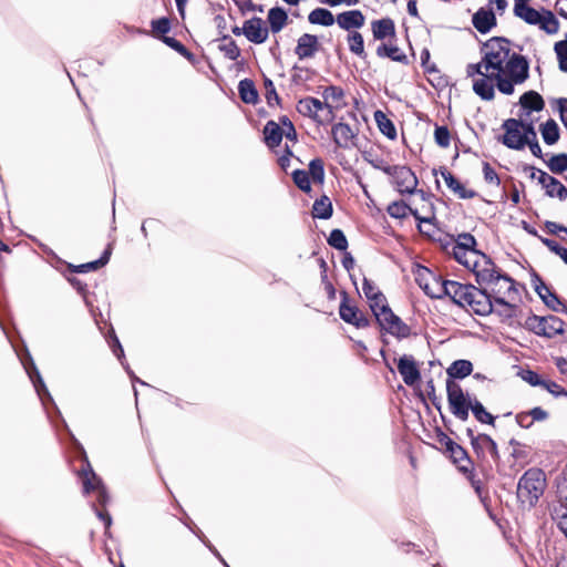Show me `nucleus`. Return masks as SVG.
Wrapping results in <instances>:
<instances>
[{"instance_id":"nucleus-1","label":"nucleus","mask_w":567,"mask_h":567,"mask_svg":"<svg viewBox=\"0 0 567 567\" xmlns=\"http://www.w3.org/2000/svg\"><path fill=\"white\" fill-rule=\"evenodd\" d=\"M482 60L466 66V75L473 81V91L485 101L495 96V87L511 95L516 85L529 76V63L513 50L505 38H492L482 47Z\"/></svg>"},{"instance_id":"nucleus-2","label":"nucleus","mask_w":567,"mask_h":567,"mask_svg":"<svg viewBox=\"0 0 567 567\" xmlns=\"http://www.w3.org/2000/svg\"><path fill=\"white\" fill-rule=\"evenodd\" d=\"M476 281L488 291L493 300L499 298L508 300L520 299L517 284L507 275L502 274L493 261L489 264V267L482 270Z\"/></svg>"},{"instance_id":"nucleus-3","label":"nucleus","mask_w":567,"mask_h":567,"mask_svg":"<svg viewBox=\"0 0 567 567\" xmlns=\"http://www.w3.org/2000/svg\"><path fill=\"white\" fill-rule=\"evenodd\" d=\"M502 126L505 131L502 142L512 150H523L527 145L530 136L532 138L536 136V131L532 122L527 123L523 120L508 118L504 121Z\"/></svg>"},{"instance_id":"nucleus-4","label":"nucleus","mask_w":567,"mask_h":567,"mask_svg":"<svg viewBox=\"0 0 567 567\" xmlns=\"http://www.w3.org/2000/svg\"><path fill=\"white\" fill-rule=\"evenodd\" d=\"M545 489V475L538 468H530L520 477L517 496L523 503L534 505Z\"/></svg>"},{"instance_id":"nucleus-5","label":"nucleus","mask_w":567,"mask_h":567,"mask_svg":"<svg viewBox=\"0 0 567 567\" xmlns=\"http://www.w3.org/2000/svg\"><path fill=\"white\" fill-rule=\"evenodd\" d=\"M447 401L451 412L460 420L466 421L468 419V411L471 409L474 398L465 394L461 385L452 380L446 382Z\"/></svg>"},{"instance_id":"nucleus-6","label":"nucleus","mask_w":567,"mask_h":567,"mask_svg":"<svg viewBox=\"0 0 567 567\" xmlns=\"http://www.w3.org/2000/svg\"><path fill=\"white\" fill-rule=\"evenodd\" d=\"M525 327L535 334L546 338H553L564 332V322L555 316H529L525 320Z\"/></svg>"},{"instance_id":"nucleus-7","label":"nucleus","mask_w":567,"mask_h":567,"mask_svg":"<svg viewBox=\"0 0 567 567\" xmlns=\"http://www.w3.org/2000/svg\"><path fill=\"white\" fill-rule=\"evenodd\" d=\"M452 255L461 265L470 269L476 277L489 267L492 260L483 252L476 249H464L462 247H452Z\"/></svg>"},{"instance_id":"nucleus-8","label":"nucleus","mask_w":567,"mask_h":567,"mask_svg":"<svg viewBox=\"0 0 567 567\" xmlns=\"http://www.w3.org/2000/svg\"><path fill=\"white\" fill-rule=\"evenodd\" d=\"M384 173L393 177V184L401 194H414L419 184L417 177L406 166H388Z\"/></svg>"},{"instance_id":"nucleus-9","label":"nucleus","mask_w":567,"mask_h":567,"mask_svg":"<svg viewBox=\"0 0 567 567\" xmlns=\"http://www.w3.org/2000/svg\"><path fill=\"white\" fill-rule=\"evenodd\" d=\"M415 281L419 287L431 298H443L445 281L425 267H420L415 272Z\"/></svg>"},{"instance_id":"nucleus-10","label":"nucleus","mask_w":567,"mask_h":567,"mask_svg":"<svg viewBox=\"0 0 567 567\" xmlns=\"http://www.w3.org/2000/svg\"><path fill=\"white\" fill-rule=\"evenodd\" d=\"M463 309L478 316H487L493 312L494 306L485 288L478 289L472 285Z\"/></svg>"},{"instance_id":"nucleus-11","label":"nucleus","mask_w":567,"mask_h":567,"mask_svg":"<svg viewBox=\"0 0 567 567\" xmlns=\"http://www.w3.org/2000/svg\"><path fill=\"white\" fill-rule=\"evenodd\" d=\"M411 200V214L421 223H431L434 218V206L432 198L423 190L414 193Z\"/></svg>"},{"instance_id":"nucleus-12","label":"nucleus","mask_w":567,"mask_h":567,"mask_svg":"<svg viewBox=\"0 0 567 567\" xmlns=\"http://www.w3.org/2000/svg\"><path fill=\"white\" fill-rule=\"evenodd\" d=\"M377 321L382 330L398 339L408 338L411 333L410 327L400 317L394 315L392 310L379 313Z\"/></svg>"},{"instance_id":"nucleus-13","label":"nucleus","mask_w":567,"mask_h":567,"mask_svg":"<svg viewBox=\"0 0 567 567\" xmlns=\"http://www.w3.org/2000/svg\"><path fill=\"white\" fill-rule=\"evenodd\" d=\"M297 111L307 117L312 118L319 124L330 122L331 118L327 117L326 109L319 99L307 96L300 99L297 103Z\"/></svg>"},{"instance_id":"nucleus-14","label":"nucleus","mask_w":567,"mask_h":567,"mask_svg":"<svg viewBox=\"0 0 567 567\" xmlns=\"http://www.w3.org/2000/svg\"><path fill=\"white\" fill-rule=\"evenodd\" d=\"M321 95L323 99L321 102L326 109L327 117L331 118L332 121L334 117V110H338L344 105V92L339 86L329 85L323 87Z\"/></svg>"},{"instance_id":"nucleus-15","label":"nucleus","mask_w":567,"mask_h":567,"mask_svg":"<svg viewBox=\"0 0 567 567\" xmlns=\"http://www.w3.org/2000/svg\"><path fill=\"white\" fill-rule=\"evenodd\" d=\"M84 460L87 461L85 455ZM80 476L82 478L84 493L96 491L99 493V502L101 504H105L107 501L106 492L102 485L101 480L95 475V473L91 468L89 462H86V468L81 470Z\"/></svg>"},{"instance_id":"nucleus-16","label":"nucleus","mask_w":567,"mask_h":567,"mask_svg":"<svg viewBox=\"0 0 567 567\" xmlns=\"http://www.w3.org/2000/svg\"><path fill=\"white\" fill-rule=\"evenodd\" d=\"M398 371L409 386H413L421 379L419 365L412 355L404 354L399 359Z\"/></svg>"},{"instance_id":"nucleus-17","label":"nucleus","mask_w":567,"mask_h":567,"mask_svg":"<svg viewBox=\"0 0 567 567\" xmlns=\"http://www.w3.org/2000/svg\"><path fill=\"white\" fill-rule=\"evenodd\" d=\"M243 33L252 43L260 44L268 39L269 31L260 18H251L244 22Z\"/></svg>"},{"instance_id":"nucleus-18","label":"nucleus","mask_w":567,"mask_h":567,"mask_svg":"<svg viewBox=\"0 0 567 567\" xmlns=\"http://www.w3.org/2000/svg\"><path fill=\"white\" fill-rule=\"evenodd\" d=\"M336 23L340 29L350 32L358 31L365 23V17L360 10H349L336 16Z\"/></svg>"},{"instance_id":"nucleus-19","label":"nucleus","mask_w":567,"mask_h":567,"mask_svg":"<svg viewBox=\"0 0 567 567\" xmlns=\"http://www.w3.org/2000/svg\"><path fill=\"white\" fill-rule=\"evenodd\" d=\"M320 50V43L317 35L310 33H303L297 40L295 53L299 60H306L313 58Z\"/></svg>"},{"instance_id":"nucleus-20","label":"nucleus","mask_w":567,"mask_h":567,"mask_svg":"<svg viewBox=\"0 0 567 567\" xmlns=\"http://www.w3.org/2000/svg\"><path fill=\"white\" fill-rule=\"evenodd\" d=\"M331 134L334 143L341 148H349L355 145L357 132L349 124L341 122L334 124Z\"/></svg>"},{"instance_id":"nucleus-21","label":"nucleus","mask_w":567,"mask_h":567,"mask_svg":"<svg viewBox=\"0 0 567 567\" xmlns=\"http://www.w3.org/2000/svg\"><path fill=\"white\" fill-rule=\"evenodd\" d=\"M472 285L461 284L454 280H446L444 297H449L455 305L463 308Z\"/></svg>"},{"instance_id":"nucleus-22","label":"nucleus","mask_w":567,"mask_h":567,"mask_svg":"<svg viewBox=\"0 0 567 567\" xmlns=\"http://www.w3.org/2000/svg\"><path fill=\"white\" fill-rule=\"evenodd\" d=\"M339 313L342 320L358 328H364L369 324L363 313L355 306L348 303L347 297L343 298L340 305Z\"/></svg>"},{"instance_id":"nucleus-23","label":"nucleus","mask_w":567,"mask_h":567,"mask_svg":"<svg viewBox=\"0 0 567 567\" xmlns=\"http://www.w3.org/2000/svg\"><path fill=\"white\" fill-rule=\"evenodd\" d=\"M472 23L480 33H487L496 25V17L492 9L481 8L472 17Z\"/></svg>"},{"instance_id":"nucleus-24","label":"nucleus","mask_w":567,"mask_h":567,"mask_svg":"<svg viewBox=\"0 0 567 567\" xmlns=\"http://www.w3.org/2000/svg\"><path fill=\"white\" fill-rule=\"evenodd\" d=\"M492 301L494 306L493 312L505 320L516 317L519 311L520 299L508 300L499 298L497 300L492 299Z\"/></svg>"},{"instance_id":"nucleus-25","label":"nucleus","mask_w":567,"mask_h":567,"mask_svg":"<svg viewBox=\"0 0 567 567\" xmlns=\"http://www.w3.org/2000/svg\"><path fill=\"white\" fill-rule=\"evenodd\" d=\"M441 176L446 186L460 198L467 199L475 196V192L467 189L451 172L447 169L441 171Z\"/></svg>"},{"instance_id":"nucleus-26","label":"nucleus","mask_w":567,"mask_h":567,"mask_svg":"<svg viewBox=\"0 0 567 567\" xmlns=\"http://www.w3.org/2000/svg\"><path fill=\"white\" fill-rule=\"evenodd\" d=\"M371 29L375 40H384L395 35V25L390 18L372 21Z\"/></svg>"},{"instance_id":"nucleus-27","label":"nucleus","mask_w":567,"mask_h":567,"mask_svg":"<svg viewBox=\"0 0 567 567\" xmlns=\"http://www.w3.org/2000/svg\"><path fill=\"white\" fill-rule=\"evenodd\" d=\"M267 20L270 25L271 32L278 33L287 24L288 14L282 8L275 7L268 11Z\"/></svg>"},{"instance_id":"nucleus-28","label":"nucleus","mask_w":567,"mask_h":567,"mask_svg":"<svg viewBox=\"0 0 567 567\" xmlns=\"http://www.w3.org/2000/svg\"><path fill=\"white\" fill-rule=\"evenodd\" d=\"M264 135L267 146L274 148L281 143L284 130L276 122L269 121L264 127Z\"/></svg>"},{"instance_id":"nucleus-29","label":"nucleus","mask_w":567,"mask_h":567,"mask_svg":"<svg viewBox=\"0 0 567 567\" xmlns=\"http://www.w3.org/2000/svg\"><path fill=\"white\" fill-rule=\"evenodd\" d=\"M523 110L539 112L545 107L543 97L535 91L524 93L519 99Z\"/></svg>"},{"instance_id":"nucleus-30","label":"nucleus","mask_w":567,"mask_h":567,"mask_svg":"<svg viewBox=\"0 0 567 567\" xmlns=\"http://www.w3.org/2000/svg\"><path fill=\"white\" fill-rule=\"evenodd\" d=\"M308 21L311 24L331 27L336 22V17L328 9L316 8L308 14Z\"/></svg>"},{"instance_id":"nucleus-31","label":"nucleus","mask_w":567,"mask_h":567,"mask_svg":"<svg viewBox=\"0 0 567 567\" xmlns=\"http://www.w3.org/2000/svg\"><path fill=\"white\" fill-rule=\"evenodd\" d=\"M238 92L243 102L247 104H256L258 102V92L251 80H241L238 84Z\"/></svg>"},{"instance_id":"nucleus-32","label":"nucleus","mask_w":567,"mask_h":567,"mask_svg":"<svg viewBox=\"0 0 567 567\" xmlns=\"http://www.w3.org/2000/svg\"><path fill=\"white\" fill-rule=\"evenodd\" d=\"M374 120L382 134L391 140L396 137V130L392 121L382 111L378 110L374 112Z\"/></svg>"},{"instance_id":"nucleus-33","label":"nucleus","mask_w":567,"mask_h":567,"mask_svg":"<svg viewBox=\"0 0 567 567\" xmlns=\"http://www.w3.org/2000/svg\"><path fill=\"white\" fill-rule=\"evenodd\" d=\"M472 445L475 450L488 452L492 456L497 454L496 442L487 434H480L472 439Z\"/></svg>"},{"instance_id":"nucleus-34","label":"nucleus","mask_w":567,"mask_h":567,"mask_svg":"<svg viewBox=\"0 0 567 567\" xmlns=\"http://www.w3.org/2000/svg\"><path fill=\"white\" fill-rule=\"evenodd\" d=\"M540 133L544 142L548 145H553L559 140V127L554 120H548L542 124Z\"/></svg>"},{"instance_id":"nucleus-35","label":"nucleus","mask_w":567,"mask_h":567,"mask_svg":"<svg viewBox=\"0 0 567 567\" xmlns=\"http://www.w3.org/2000/svg\"><path fill=\"white\" fill-rule=\"evenodd\" d=\"M473 371V364L467 360H456L447 369V374L451 378L463 379L470 375Z\"/></svg>"},{"instance_id":"nucleus-36","label":"nucleus","mask_w":567,"mask_h":567,"mask_svg":"<svg viewBox=\"0 0 567 567\" xmlns=\"http://www.w3.org/2000/svg\"><path fill=\"white\" fill-rule=\"evenodd\" d=\"M312 215L316 218L328 219L332 215V204L327 196L317 199L312 207Z\"/></svg>"},{"instance_id":"nucleus-37","label":"nucleus","mask_w":567,"mask_h":567,"mask_svg":"<svg viewBox=\"0 0 567 567\" xmlns=\"http://www.w3.org/2000/svg\"><path fill=\"white\" fill-rule=\"evenodd\" d=\"M377 54L380 58H389L392 61L403 62L406 60V55L398 48L392 44H381L377 49Z\"/></svg>"},{"instance_id":"nucleus-38","label":"nucleus","mask_w":567,"mask_h":567,"mask_svg":"<svg viewBox=\"0 0 567 567\" xmlns=\"http://www.w3.org/2000/svg\"><path fill=\"white\" fill-rule=\"evenodd\" d=\"M349 50L359 58H365L364 40L359 31L350 32L347 35Z\"/></svg>"},{"instance_id":"nucleus-39","label":"nucleus","mask_w":567,"mask_h":567,"mask_svg":"<svg viewBox=\"0 0 567 567\" xmlns=\"http://www.w3.org/2000/svg\"><path fill=\"white\" fill-rule=\"evenodd\" d=\"M514 12L529 24H538L540 20V13L528 6H514Z\"/></svg>"},{"instance_id":"nucleus-40","label":"nucleus","mask_w":567,"mask_h":567,"mask_svg":"<svg viewBox=\"0 0 567 567\" xmlns=\"http://www.w3.org/2000/svg\"><path fill=\"white\" fill-rule=\"evenodd\" d=\"M544 188L549 197H558L560 200L567 198V188L555 177H553Z\"/></svg>"},{"instance_id":"nucleus-41","label":"nucleus","mask_w":567,"mask_h":567,"mask_svg":"<svg viewBox=\"0 0 567 567\" xmlns=\"http://www.w3.org/2000/svg\"><path fill=\"white\" fill-rule=\"evenodd\" d=\"M470 410L473 412L475 419L478 422L491 424V425L494 424V420H495L494 416L485 410L483 404L476 398H474V401L472 402Z\"/></svg>"},{"instance_id":"nucleus-42","label":"nucleus","mask_w":567,"mask_h":567,"mask_svg":"<svg viewBox=\"0 0 567 567\" xmlns=\"http://www.w3.org/2000/svg\"><path fill=\"white\" fill-rule=\"evenodd\" d=\"M553 519L567 538V504H559L554 507Z\"/></svg>"},{"instance_id":"nucleus-43","label":"nucleus","mask_w":567,"mask_h":567,"mask_svg":"<svg viewBox=\"0 0 567 567\" xmlns=\"http://www.w3.org/2000/svg\"><path fill=\"white\" fill-rule=\"evenodd\" d=\"M549 171L554 174H563L567 171V154L553 155L547 162Z\"/></svg>"},{"instance_id":"nucleus-44","label":"nucleus","mask_w":567,"mask_h":567,"mask_svg":"<svg viewBox=\"0 0 567 567\" xmlns=\"http://www.w3.org/2000/svg\"><path fill=\"white\" fill-rule=\"evenodd\" d=\"M313 183L322 184L324 181V166L321 158H315L309 163V173Z\"/></svg>"},{"instance_id":"nucleus-45","label":"nucleus","mask_w":567,"mask_h":567,"mask_svg":"<svg viewBox=\"0 0 567 567\" xmlns=\"http://www.w3.org/2000/svg\"><path fill=\"white\" fill-rule=\"evenodd\" d=\"M110 255H111V248H107L103 252V255L100 259H97L95 261L87 262V264L80 265L75 268L74 271L75 272H85L89 270H96L107 264V261L110 259Z\"/></svg>"},{"instance_id":"nucleus-46","label":"nucleus","mask_w":567,"mask_h":567,"mask_svg":"<svg viewBox=\"0 0 567 567\" xmlns=\"http://www.w3.org/2000/svg\"><path fill=\"white\" fill-rule=\"evenodd\" d=\"M538 24L540 25V28L543 30H545L547 33H551V34L556 33L559 28V23H558L557 19L549 11L545 12L544 14H540V20H539Z\"/></svg>"},{"instance_id":"nucleus-47","label":"nucleus","mask_w":567,"mask_h":567,"mask_svg":"<svg viewBox=\"0 0 567 567\" xmlns=\"http://www.w3.org/2000/svg\"><path fill=\"white\" fill-rule=\"evenodd\" d=\"M388 214L394 218H405L411 213V203L394 202L388 206Z\"/></svg>"},{"instance_id":"nucleus-48","label":"nucleus","mask_w":567,"mask_h":567,"mask_svg":"<svg viewBox=\"0 0 567 567\" xmlns=\"http://www.w3.org/2000/svg\"><path fill=\"white\" fill-rule=\"evenodd\" d=\"M368 300L370 301V308L377 319L379 313L391 310L386 303L384 295L381 291L378 292L372 299Z\"/></svg>"},{"instance_id":"nucleus-49","label":"nucleus","mask_w":567,"mask_h":567,"mask_svg":"<svg viewBox=\"0 0 567 567\" xmlns=\"http://www.w3.org/2000/svg\"><path fill=\"white\" fill-rule=\"evenodd\" d=\"M536 291L548 307H550L554 310H557V305H559L560 302L558 298L550 292L548 287L542 284L540 286L536 287Z\"/></svg>"},{"instance_id":"nucleus-50","label":"nucleus","mask_w":567,"mask_h":567,"mask_svg":"<svg viewBox=\"0 0 567 567\" xmlns=\"http://www.w3.org/2000/svg\"><path fill=\"white\" fill-rule=\"evenodd\" d=\"M330 246L338 250H346L348 247V240L340 229H333L328 238Z\"/></svg>"},{"instance_id":"nucleus-51","label":"nucleus","mask_w":567,"mask_h":567,"mask_svg":"<svg viewBox=\"0 0 567 567\" xmlns=\"http://www.w3.org/2000/svg\"><path fill=\"white\" fill-rule=\"evenodd\" d=\"M224 40H226V42L219 47L220 51H223L225 56L229 60H237L240 55V50L236 42L227 37H224Z\"/></svg>"},{"instance_id":"nucleus-52","label":"nucleus","mask_w":567,"mask_h":567,"mask_svg":"<svg viewBox=\"0 0 567 567\" xmlns=\"http://www.w3.org/2000/svg\"><path fill=\"white\" fill-rule=\"evenodd\" d=\"M292 178L295 184L303 192H310L311 185L309 179V174L306 171L296 169L292 173Z\"/></svg>"},{"instance_id":"nucleus-53","label":"nucleus","mask_w":567,"mask_h":567,"mask_svg":"<svg viewBox=\"0 0 567 567\" xmlns=\"http://www.w3.org/2000/svg\"><path fill=\"white\" fill-rule=\"evenodd\" d=\"M434 138L437 145L441 147H447L451 143L450 131L446 126H436L434 132Z\"/></svg>"},{"instance_id":"nucleus-54","label":"nucleus","mask_w":567,"mask_h":567,"mask_svg":"<svg viewBox=\"0 0 567 567\" xmlns=\"http://www.w3.org/2000/svg\"><path fill=\"white\" fill-rule=\"evenodd\" d=\"M476 239L468 233H463L457 236L456 243L453 247H462L464 249H475Z\"/></svg>"},{"instance_id":"nucleus-55","label":"nucleus","mask_w":567,"mask_h":567,"mask_svg":"<svg viewBox=\"0 0 567 567\" xmlns=\"http://www.w3.org/2000/svg\"><path fill=\"white\" fill-rule=\"evenodd\" d=\"M542 388L547 390L554 396H567V391L564 390L558 383L549 379L544 380Z\"/></svg>"},{"instance_id":"nucleus-56","label":"nucleus","mask_w":567,"mask_h":567,"mask_svg":"<svg viewBox=\"0 0 567 567\" xmlns=\"http://www.w3.org/2000/svg\"><path fill=\"white\" fill-rule=\"evenodd\" d=\"M522 379L533 386H542L544 378L532 370H525L522 372Z\"/></svg>"},{"instance_id":"nucleus-57","label":"nucleus","mask_w":567,"mask_h":567,"mask_svg":"<svg viewBox=\"0 0 567 567\" xmlns=\"http://www.w3.org/2000/svg\"><path fill=\"white\" fill-rule=\"evenodd\" d=\"M152 28L155 32L166 34L171 30V23L167 18H161L152 21Z\"/></svg>"},{"instance_id":"nucleus-58","label":"nucleus","mask_w":567,"mask_h":567,"mask_svg":"<svg viewBox=\"0 0 567 567\" xmlns=\"http://www.w3.org/2000/svg\"><path fill=\"white\" fill-rule=\"evenodd\" d=\"M266 99L269 105H271L272 99L278 102L279 97L276 92V87L270 79H265Z\"/></svg>"},{"instance_id":"nucleus-59","label":"nucleus","mask_w":567,"mask_h":567,"mask_svg":"<svg viewBox=\"0 0 567 567\" xmlns=\"http://www.w3.org/2000/svg\"><path fill=\"white\" fill-rule=\"evenodd\" d=\"M362 290L367 299H372L378 292H380L378 287L367 278L363 280Z\"/></svg>"},{"instance_id":"nucleus-60","label":"nucleus","mask_w":567,"mask_h":567,"mask_svg":"<svg viewBox=\"0 0 567 567\" xmlns=\"http://www.w3.org/2000/svg\"><path fill=\"white\" fill-rule=\"evenodd\" d=\"M483 172H484V178L488 184H492V185L499 184V178H498L496 172L488 164L484 165Z\"/></svg>"},{"instance_id":"nucleus-61","label":"nucleus","mask_w":567,"mask_h":567,"mask_svg":"<svg viewBox=\"0 0 567 567\" xmlns=\"http://www.w3.org/2000/svg\"><path fill=\"white\" fill-rule=\"evenodd\" d=\"M540 240L551 252L556 254L559 257L561 256L563 251H565V249H566L553 239L540 238Z\"/></svg>"},{"instance_id":"nucleus-62","label":"nucleus","mask_w":567,"mask_h":567,"mask_svg":"<svg viewBox=\"0 0 567 567\" xmlns=\"http://www.w3.org/2000/svg\"><path fill=\"white\" fill-rule=\"evenodd\" d=\"M528 413H529L533 422L534 421H537V422L545 421L548 417V413L539 406L532 409L530 411H528Z\"/></svg>"},{"instance_id":"nucleus-63","label":"nucleus","mask_w":567,"mask_h":567,"mask_svg":"<svg viewBox=\"0 0 567 567\" xmlns=\"http://www.w3.org/2000/svg\"><path fill=\"white\" fill-rule=\"evenodd\" d=\"M516 422L519 426L528 429L532 426L533 421L528 412H520L516 414Z\"/></svg>"},{"instance_id":"nucleus-64","label":"nucleus","mask_w":567,"mask_h":567,"mask_svg":"<svg viewBox=\"0 0 567 567\" xmlns=\"http://www.w3.org/2000/svg\"><path fill=\"white\" fill-rule=\"evenodd\" d=\"M560 120L563 124L567 127V99H560L558 101Z\"/></svg>"}]
</instances>
